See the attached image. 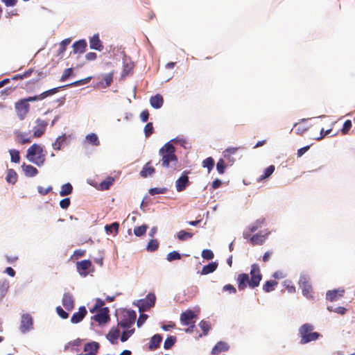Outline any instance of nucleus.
Masks as SVG:
<instances>
[{
	"instance_id": "nucleus-1",
	"label": "nucleus",
	"mask_w": 355,
	"mask_h": 355,
	"mask_svg": "<svg viewBox=\"0 0 355 355\" xmlns=\"http://www.w3.org/2000/svg\"><path fill=\"white\" fill-rule=\"evenodd\" d=\"M59 91V87H55L42 92L40 95L29 96L26 98L21 99L15 103V108L17 117L20 120L25 119L30 110L29 102L35 101H42L48 96H52Z\"/></svg>"
},
{
	"instance_id": "nucleus-2",
	"label": "nucleus",
	"mask_w": 355,
	"mask_h": 355,
	"mask_svg": "<svg viewBox=\"0 0 355 355\" xmlns=\"http://www.w3.org/2000/svg\"><path fill=\"white\" fill-rule=\"evenodd\" d=\"M262 279L259 267L257 264H252L250 270V278L246 273L238 275L237 284L239 291H244L248 286L252 289L257 287Z\"/></svg>"
},
{
	"instance_id": "nucleus-3",
	"label": "nucleus",
	"mask_w": 355,
	"mask_h": 355,
	"mask_svg": "<svg viewBox=\"0 0 355 355\" xmlns=\"http://www.w3.org/2000/svg\"><path fill=\"white\" fill-rule=\"evenodd\" d=\"M159 154L162 157L160 160L164 168H175L178 164V157L175 155V148L171 143L165 144L159 150Z\"/></svg>"
},
{
	"instance_id": "nucleus-4",
	"label": "nucleus",
	"mask_w": 355,
	"mask_h": 355,
	"mask_svg": "<svg viewBox=\"0 0 355 355\" xmlns=\"http://www.w3.org/2000/svg\"><path fill=\"white\" fill-rule=\"evenodd\" d=\"M26 158L29 162L41 166L45 162L46 153L40 145L33 144L27 150Z\"/></svg>"
},
{
	"instance_id": "nucleus-5",
	"label": "nucleus",
	"mask_w": 355,
	"mask_h": 355,
	"mask_svg": "<svg viewBox=\"0 0 355 355\" xmlns=\"http://www.w3.org/2000/svg\"><path fill=\"white\" fill-rule=\"evenodd\" d=\"M313 330L314 327L309 323H305L300 327L298 335L300 337V344L304 345L315 341L321 336L319 333Z\"/></svg>"
},
{
	"instance_id": "nucleus-6",
	"label": "nucleus",
	"mask_w": 355,
	"mask_h": 355,
	"mask_svg": "<svg viewBox=\"0 0 355 355\" xmlns=\"http://www.w3.org/2000/svg\"><path fill=\"white\" fill-rule=\"evenodd\" d=\"M135 311L124 310L121 312V316L118 322V325L124 329H128L133 324L136 320Z\"/></svg>"
},
{
	"instance_id": "nucleus-7",
	"label": "nucleus",
	"mask_w": 355,
	"mask_h": 355,
	"mask_svg": "<svg viewBox=\"0 0 355 355\" xmlns=\"http://www.w3.org/2000/svg\"><path fill=\"white\" fill-rule=\"evenodd\" d=\"M33 73L35 75V78L33 79V83L37 82L40 79L46 76L45 73L42 71L34 70L33 69H29L26 71L23 74H17L12 77L13 80H21L25 78L30 77Z\"/></svg>"
},
{
	"instance_id": "nucleus-8",
	"label": "nucleus",
	"mask_w": 355,
	"mask_h": 355,
	"mask_svg": "<svg viewBox=\"0 0 355 355\" xmlns=\"http://www.w3.org/2000/svg\"><path fill=\"white\" fill-rule=\"evenodd\" d=\"M155 300L156 297L154 294H148L145 299L140 300L138 302V306L139 308V311H146L148 309L154 306Z\"/></svg>"
},
{
	"instance_id": "nucleus-9",
	"label": "nucleus",
	"mask_w": 355,
	"mask_h": 355,
	"mask_svg": "<svg viewBox=\"0 0 355 355\" xmlns=\"http://www.w3.org/2000/svg\"><path fill=\"white\" fill-rule=\"evenodd\" d=\"M92 266V262L89 259L83 260L76 263L77 270L83 277H86L89 273Z\"/></svg>"
},
{
	"instance_id": "nucleus-10",
	"label": "nucleus",
	"mask_w": 355,
	"mask_h": 355,
	"mask_svg": "<svg viewBox=\"0 0 355 355\" xmlns=\"http://www.w3.org/2000/svg\"><path fill=\"white\" fill-rule=\"evenodd\" d=\"M33 318L29 314H24L21 316L20 330L22 333H26L33 328Z\"/></svg>"
},
{
	"instance_id": "nucleus-11",
	"label": "nucleus",
	"mask_w": 355,
	"mask_h": 355,
	"mask_svg": "<svg viewBox=\"0 0 355 355\" xmlns=\"http://www.w3.org/2000/svg\"><path fill=\"white\" fill-rule=\"evenodd\" d=\"M195 318H196V315L194 312L191 309H187L180 314V320L183 325H189L195 323V320H193Z\"/></svg>"
},
{
	"instance_id": "nucleus-12",
	"label": "nucleus",
	"mask_w": 355,
	"mask_h": 355,
	"mask_svg": "<svg viewBox=\"0 0 355 355\" xmlns=\"http://www.w3.org/2000/svg\"><path fill=\"white\" fill-rule=\"evenodd\" d=\"M188 172L184 171L182 175L176 180L175 187L178 192L184 191L189 185V181L188 178Z\"/></svg>"
},
{
	"instance_id": "nucleus-13",
	"label": "nucleus",
	"mask_w": 355,
	"mask_h": 355,
	"mask_svg": "<svg viewBox=\"0 0 355 355\" xmlns=\"http://www.w3.org/2000/svg\"><path fill=\"white\" fill-rule=\"evenodd\" d=\"M35 123L36 125L34 128L33 136L35 137H40L44 133L48 123L41 119H37Z\"/></svg>"
},
{
	"instance_id": "nucleus-14",
	"label": "nucleus",
	"mask_w": 355,
	"mask_h": 355,
	"mask_svg": "<svg viewBox=\"0 0 355 355\" xmlns=\"http://www.w3.org/2000/svg\"><path fill=\"white\" fill-rule=\"evenodd\" d=\"M109 310L107 307L101 308L98 312L94 315L93 319L99 324L106 323L109 320Z\"/></svg>"
},
{
	"instance_id": "nucleus-15",
	"label": "nucleus",
	"mask_w": 355,
	"mask_h": 355,
	"mask_svg": "<svg viewBox=\"0 0 355 355\" xmlns=\"http://www.w3.org/2000/svg\"><path fill=\"white\" fill-rule=\"evenodd\" d=\"M300 287L302 288V293L306 297H311L312 286L309 282L305 278L302 277L300 279Z\"/></svg>"
},
{
	"instance_id": "nucleus-16",
	"label": "nucleus",
	"mask_w": 355,
	"mask_h": 355,
	"mask_svg": "<svg viewBox=\"0 0 355 355\" xmlns=\"http://www.w3.org/2000/svg\"><path fill=\"white\" fill-rule=\"evenodd\" d=\"M344 293V289H334L329 291L326 294V299L329 302L338 301L343 297Z\"/></svg>"
},
{
	"instance_id": "nucleus-17",
	"label": "nucleus",
	"mask_w": 355,
	"mask_h": 355,
	"mask_svg": "<svg viewBox=\"0 0 355 355\" xmlns=\"http://www.w3.org/2000/svg\"><path fill=\"white\" fill-rule=\"evenodd\" d=\"M87 313L85 306H80L78 312L74 313L71 318V322L77 324L81 322Z\"/></svg>"
},
{
	"instance_id": "nucleus-18",
	"label": "nucleus",
	"mask_w": 355,
	"mask_h": 355,
	"mask_svg": "<svg viewBox=\"0 0 355 355\" xmlns=\"http://www.w3.org/2000/svg\"><path fill=\"white\" fill-rule=\"evenodd\" d=\"M230 349V345L225 341L218 342L212 348L211 354L212 355H218L221 352H227Z\"/></svg>"
},
{
	"instance_id": "nucleus-19",
	"label": "nucleus",
	"mask_w": 355,
	"mask_h": 355,
	"mask_svg": "<svg viewBox=\"0 0 355 355\" xmlns=\"http://www.w3.org/2000/svg\"><path fill=\"white\" fill-rule=\"evenodd\" d=\"M62 303L67 311H71L74 307V299L73 295L69 293H64Z\"/></svg>"
},
{
	"instance_id": "nucleus-20",
	"label": "nucleus",
	"mask_w": 355,
	"mask_h": 355,
	"mask_svg": "<svg viewBox=\"0 0 355 355\" xmlns=\"http://www.w3.org/2000/svg\"><path fill=\"white\" fill-rule=\"evenodd\" d=\"M155 173V169L152 165V162L149 161L143 166L139 175L142 178H146L149 176H152Z\"/></svg>"
},
{
	"instance_id": "nucleus-21",
	"label": "nucleus",
	"mask_w": 355,
	"mask_h": 355,
	"mask_svg": "<svg viewBox=\"0 0 355 355\" xmlns=\"http://www.w3.org/2000/svg\"><path fill=\"white\" fill-rule=\"evenodd\" d=\"M89 47L92 49H94L98 51H101L103 49V45L102 42L100 40L98 34L94 35L89 39Z\"/></svg>"
},
{
	"instance_id": "nucleus-22",
	"label": "nucleus",
	"mask_w": 355,
	"mask_h": 355,
	"mask_svg": "<svg viewBox=\"0 0 355 355\" xmlns=\"http://www.w3.org/2000/svg\"><path fill=\"white\" fill-rule=\"evenodd\" d=\"M87 45L86 40L83 39L75 42L72 45L73 53H83L86 50Z\"/></svg>"
},
{
	"instance_id": "nucleus-23",
	"label": "nucleus",
	"mask_w": 355,
	"mask_h": 355,
	"mask_svg": "<svg viewBox=\"0 0 355 355\" xmlns=\"http://www.w3.org/2000/svg\"><path fill=\"white\" fill-rule=\"evenodd\" d=\"M99 347L100 345L98 343L92 341L85 345L84 351L89 354L94 353V355H96Z\"/></svg>"
},
{
	"instance_id": "nucleus-24",
	"label": "nucleus",
	"mask_w": 355,
	"mask_h": 355,
	"mask_svg": "<svg viewBox=\"0 0 355 355\" xmlns=\"http://www.w3.org/2000/svg\"><path fill=\"white\" fill-rule=\"evenodd\" d=\"M267 238V234L261 233L256 234L252 236H250V242L253 245H262Z\"/></svg>"
},
{
	"instance_id": "nucleus-25",
	"label": "nucleus",
	"mask_w": 355,
	"mask_h": 355,
	"mask_svg": "<svg viewBox=\"0 0 355 355\" xmlns=\"http://www.w3.org/2000/svg\"><path fill=\"white\" fill-rule=\"evenodd\" d=\"M21 168L25 175L27 177H35L38 173V170L32 165L24 163Z\"/></svg>"
},
{
	"instance_id": "nucleus-26",
	"label": "nucleus",
	"mask_w": 355,
	"mask_h": 355,
	"mask_svg": "<svg viewBox=\"0 0 355 355\" xmlns=\"http://www.w3.org/2000/svg\"><path fill=\"white\" fill-rule=\"evenodd\" d=\"M162 337L160 334L154 335L149 343L148 348L150 350L157 349L160 346V343H162Z\"/></svg>"
},
{
	"instance_id": "nucleus-27",
	"label": "nucleus",
	"mask_w": 355,
	"mask_h": 355,
	"mask_svg": "<svg viewBox=\"0 0 355 355\" xmlns=\"http://www.w3.org/2000/svg\"><path fill=\"white\" fill-rule=\"evenodd\" d=\"M150 105L155 109L160 108L164 103L162 96L160 94H156L155 96H152L150 99Z\"/></svg>"
},
{
	"instance_id": "nucleus-28",
	"label": "nucleus",
	"mask_w": 355,
	"mask_h": 355,
	"mask_svg": "<svg viewBox=\"0 0 355 355\" xmlns=\"http://www.w3.org/2000/svg\"><path fill=\"white\" fill-rule=\"evenodd\" d=\"M238 149H239V148H237V147H230V148H226L223 152V155L224 158H225L230 162L233 163L235 161V159L233 158L232 156V155H234L236 153Z\"/></svg>"
},
{
	"instance_id": "nucleus-29",
	"label": "nucleus",
	"mask_w": 355,
	"mask_h": 355,
	"mask_svg": "<svg viewBox=\"0 0 355 355\" xmlns=\"http://www.w3.org/2000/svg\"><path fill=\"white\" fill-rule=\"evenodd\" d=\"M120 334V331L118 328L113 327L112 328L107 336V339L110 341L112 344H116L117 343V338H119Z\"/></svg>"
},
{
	"instance_id": "nucleus-30",
	"label": "nucleus",
	"mask_w": 355,
	"mask_h": 355,
	"mask_svg": "<svg viewBox=\"0 0 355 355\" xmlns=\"http://www.w3.org/2000/svg\"><path fill=\"white\" fill-rule=\"evenodd\" d=\"M218 267V263L216 262H211L209 264L204 266L200 271V275H205L209 273L214 272Z\"/></svg>"
},
{
	"instance_id": "nucleus-31",
	"label": "nucleus",
	"mask_w": 355,
	"mask_h": 355,
	"mask_svg": "<svg viewBox=\"0 0 355 355\" xmlns=\"http://www.w3.org/2000/svg\"><path fill=\"white\" fill-rule=\"evenodd\" d=\"M114 178L111 176H107L99 185L100 190H107L114 184Z\"/></svg>"
},
{
	"instance_id": "nucleus-32",
	"label": "nucleus",
	"mask_w": 355,
	"mask_h": 355,
	"mask_svg": "<svg viewBox=\"0 0 355 355\" xmlns=\"http://www.w3.org/2000/svg\"><path fill=\"white\" fill-rule=\"evenodd\" d=\"M275 170V166L270 165L263 171V173L259 176V178L257 179V181L261 182V181L264 180L265 179L269 178L274 173Z\"/></svg>"
},
{
	"instance_id": "nucleus-33",
	"label": "nucleus",
	"mask_w": 355,
	"mask_h": 355,
	"mask_svg": "<svg viewBox=\"0 0 355 355\" xmlns=\"http://www.w3.org/2000/svg\"><path fill=\"white\" fill-rule=\"evenodd\" d=\"M119 224L117 222L112 223L110 225H106L105 230L107 234H117L119 232Z\"/></svg>"
},
{
	"instance_id": "nucleus-34",
	"label": "nucleus",
	"mask_w": 355,
	"mask_h": 355,
	"mask_svg": "<svg viewBox=\"0 0 355 355\" xmlns=\"http://www.w3.org/2000/svg\"><path fill=\"white\" fill-rule=\"evenodd\" d=\"M8 183L14 184L17 180V174L14 169H8L6 178Z\"/></svg>"
},
{
	"instance_id": "nucleus-35",
	"label": "nucleus",
	"mask_w": 355,
	"mask_h": 355,
	"mask_svg": "<svg viewBox=\"0 0 355 355\" xmlns=\"http://www.w3.org/2000/svg\"><path fill=\"white\" fill-rule=\"evenodd\" d=\"M73 191V187L70 183H66L61 187V190L59 192L60 196H65L71 194Z\"/></svg>"
},
{
	"instance_id": "nucleus-36",
	"label": "nucleus",
	"mask_w": 355,
	"mask_h": 355,
	"mask_svg": "<svg viewBox=\"0 0 355 355\" xmlns=\"http://www.w3.org/2000/svg\"><path fill=\"white\" fill-rule=\"evenodd\" d=\"M278 282L275 280L267 281L263 286V290L266 293H269L275 290V288Z\"/></svg>"
},
{
	"instance_id": "nucleus-37",
	"label": "nucleus",
	"mask_w": 355,
	"mask_h": 355,
	"mask_svg": "<svg viewBox=\"0 0 355 355\" xmlns=\"http://www.w3.org/2000/svg\"><path fill=\"white\" fill-rule=\"evenodd\" d=\"M202 166L203 168H207L208 172L210 173V171L214 168V159L211 157L206 158L202 161Z\"/></svg>"
},
{
	"instance_id": "nucleus-38",
	"label": "nucleus",
	"mask_w": 355,
	"mask_h": 355,
	"mask_svg": "<svg viewBox=\"0 0 355 355\" xmlns=\"http://www.w3.org/2000/svg\"><path fill=\"white\" fill-rule=\"evenodd\" d=\"M86 140L90 144L97 146L100 144L98 136L95 133H91L86 136Z\"/></svg>"
},
{
	"instance_id": "nucleus-39",
	"label": "nucleus",
	"mask_w": 355,
	"mask_h": 355,
	"mask_svg": "<svg viewBox=\"0 0 355 355\" xmlns=\"http://www.w3.org/2000/svg\"><path fill=\"white\" fill-rule=\"evenodd\" d=\"M258 229H259V227L257 225H256V224L254 223L251 224L248 227V230H245L243 232V238L246 239L250 238V236H251V234L254 232L255 231H257Z\"/></svg>"
},
{
	"instance_id": "nucleus-40",
	"label": "nucleus",
	"mask_w": 355,
	"mask_h": 355,
	"mask_svg": "<svg viewBox=\"0 0 355 355\" xmlns=\"http://www.w3.org/2000/svg\"><path fill=\"white\" fill-rule=\"evenodd\" d=\"M16 135L21 144H29L31 142V138L27 136V133L17 132Z\"/></svg>"
},
{
	"instance_id": "nucleus-41",
	"label": "nucleus",
	"mask_w": 355,
	"mask_h": 355,
	"mask_svg": "<svg viewBox=\"0 0 355 355\" xmlns=\"http://www.w3.org/2000/svg\"><path fill=\"white\" fill-rule=\"evenodd\" d=\"M199 327L203 332V335L206 336L211 329V324L209 322L201 320L199 323Z\"/></svg>"
},
{
	"instance_id": "nucleus-42",
	"label": "nucleus",
	"mask_w": 355,
	"mask_h": 355,
	"mask_svg": "<svg viewBox=\"0 0 355 355\" xmlns=\"http://www.w3.org/2000/svg\"><path fill=\"white\" fill-rule=\"evenodd\" d=\"M176 342V337L173 336H168L164 341V347L166 349H171Z\"/></svg>"
},
{
	"instance_id": "nucleus-43",
	"label": "nucleus",
	"mask_w": 355,
	"mask_h": 355,
	"mask_svg": "<svg viewBox=\"0 0 355 355\" xmlns=\"http://www.w3.org/2000/svg\"><path fill=\"white\" fill-rule=\"evenodd\" d=\"M147 229L148 226L146 225L136 227L134 229V234L137 236H141L146 234Z\"/></svg>"
},
{
	"instance_id": "nucleus-44",
	"label": "nucleus",
	"mask_w": 355,
	"mask_h": 355,
	"mask_svg": "<svg viewBox=\"0 0 355 355\" xmlns=\"http://www.w3.org/2000/svg\"><path fill=\"white\" fill-rule=\"evenodd\" d=\"M70 38H67L62 40L59 45L58 55H61L64 53L66 50L67 46L71 42Z\"/></svg>"
},
{
	"instance_id": "nucleus-45",
	"label": "nucleus",
	"mask_w": 355,
	"mask_h": 355,
	"mask_svg": "<svg viewBox=\"0 0 355 355\" xmlns=\"http://www.w3.org/2000/svg\"><path fill=\"white\" fill-rule=\"evenodd\" d=\"M91 79H92V77H87L86 78H83V79L75 81L73 83H71L66 85L65 87H76V86L85 85V84L88 83L91 80ZM64 87V86H63L62 87ZM61 87H59V89Z\"/></svg>"
},
{
	"instance_id": "nucleus-46",
	"label": "nucleus",
	"mask_w": 355,
	"mask_h": 355,
	"mask_svg": "<svg viewBox=\"0 0 355 355\" xmlns=\"http://www.w3.org/2000/svg\"><path fill=\"white\" fill-rule=\"evenodd\" d=\"M159 247V242L156 239H151L149 241L146 249L148 251L154 252L157 250Z\"/></svg>"
},
{
	"instance_id": "nucleus-47",
	"label": "nucleus",
	"mask_w": 355,
	"mask_h": 355,
	"mask_svg": "<svg viewBox=\"0 0 355 355\" xmlns=\"http://www.w3.org/2000/svg\"><path fill=\"white\" fill-rule=\"evenodd\" d=\"M327 309L330 312H334L342 315H345L347 311V309L343 306H338L336 308H334L333 306H328Z\"/></svg>"
},
{
	"instance_id": "nucleus-48",
	"label": "nucleus",
	"mask_w": 355,
	"mask_h": 355,
	"mask_svg": "<svg viewBox=\"0 0 355 355\" xmlns=\"http://www.w3.org/2000/svg\"><path fill=\"white\" fill-rule=\"evenodd\" d=\"M227 168V165L225 163V161L223 159H220L217 164H216V169L219 174H223L225 171V169Z\"/></svg>"
},
{
	"instance_id": "nucleus-49",
	"label": "nucleus",
	"mask_w": 355,
	"mask_h": 355,
	"mask_svg": "<svg viewBox=\"0 0 355 355\" xmlns=\"http://www.w3.org/2000/svg\"><path fill=\"white\" fill-rule=\"evenodd\" d=\"M178 238L180 241H185L187 239H191L193 236V234L190 232H185L184 230H180L177 235Z\"/></svg>"
},
{
	"instance_id": "nucleus-50",
	"label": "nucleus",
	"mask_w": 355,
	"mask_h": 355,
	"mask_svg": "<svg viewBox=\"0 0 355 355\" xmlns=\"http://www.w3.org/2000/svg\"><path fill=\"white\" fill-rule=\"evenodd\" d=\"M10 159L12 162L19 163L20 161L19 152L17 150H10Z\"/></svg>"
},
{
	"instance_id": "nucleus-51",
	"label": "nucleus",
	"mask_w": 355,
	"mask_h": 355,
	"mask_svg": "<svg viewBox=\"0 0 355 355\" xmlns=\"http://www.w3.org/2000/svg\"><path fill=\"white\" fill-rule=\"evenodd\" d=\"M64 140V137H58L55 142L52 144L53 148L55 150H60Z\"/></svg>"
},
{
	"instance_id": "nucleus-52",
	"label": "nucleus",
	"mask_w": 355,
	"mask_h": 355,
	"mask_svg": "<svg viewBox=\"0 0 355 355\" xmlns=\"http://www.w3.org/2000/svg\"><path fill=\"white\" fill-rule=\"evenodd\" d=\"M181 259V255L177 251H173L167 254L166 259L168 261H173L174 260H178Z\"/></svg>"
},
{
	"instance_id": "nucleus-53",
	"label": "nucleus",
	"mask_w": 355,
	"mask_h": 355,
	"mask_svg": "<svg viewBox=\"0 0 355 355\" xmlns=\"http://www.w3.org/2000/svg\"><path fill=\"white\" fill-rule=\"evenodd\" d=\"M352 126V121L350 120H346L344 122L343 128L341 129L342 135H347L349 132V130L351 129Z\"/></svg>"
},
{
	"instance_id": "nucleus-54",
	"label": "nucleus",
	"mask_w": 355,
	"mask_h": 355,
	"mask_svg": "<svg viewBox=\"0 0 355 355\" xmlns=\"http://www.w3.org/2000/svg\"><path fill=\"white\" fill-rule=\"evenodd\" d=\"M144 133L146 137H149L154 132L153 123H148L144 127Z\"/></svg>"
},
{
	"instance_id": "nucleus-55",
	"label": "nucleus",
	"mask_w": 355,
	"mask_h": 355,
	"mask_svg": "<svg viewBox=\"0 0 355 355\" xmlns=\"http://www.w3.org/2000/svg\"><path fill=\"white\" fill-rule=\"evenodd\" d=\"M113 72L105 74L103 76V80L105 81V85H103V87H109L113 80Z\"/></svg>"
},
{
	"instance_id": "nucleus-56",
	"label": "nucleus",
	"mask_w": 355,
	"mask_h": 355,
	"mask_svg": "<svg viewBox=\"0 0 355 355\" xmlns=\"http://www.w3.org/2000/svg\"><path fill=\"white\" fill-rule=\"evenodd\" d=\"M202 257L207 260H211L214 258V254L211 250L205 249L202 251Z\"/></svg>"
},
{
	"instance_id": "nucleus-57",
	"label": "nucleus",
	"mask_w": 355,
	"mask_h": 355,
	"mask_svg": "<svg viewBox=\"0 0 355 355\" xmlns=\"http://www.w3.org/2000/svg\"><path fill=\"white\" fill-rule=\"evenodd\" d=\"M134 332L135 329L123 331L121 336V341H126L133 334Z\"/></svg>"
},
{
	"instance_id": "nucleus-58",
	"label": "nucleus",
	"mask_w": 355,
	"mask_h": 355,
	"mask_svg": "<svg viewBox=\"0 0 355 355\" xmlns=\"http://www.w3.org/2000/svg\"><path fill=\"white\" fill-rule=\"evenodd\" d=\"M73 74V69L72 68H68V69H66L61 78H60V81H65L66 80H67V78L71 76Z\"/></svg>"
},
{
	"instance_id": "nucleus-59",
	"label": "nucleus",
	"mask_w": 355,
	"mask_h": 355,
	"mask_svg": "<svg viewBox=\"0 0 355 355\" xmlns=\"http://www.w3.org/2000/svg\"><path fill=\"white\" fill-rule=\"evenodd\" d=\"M166 192V189L165 188H157V187H155V188H152L149 190V193L152 196L153 195H155V194H162V193H164Z\"/></svg>"
},
{
	"instance_id": "nucleus-60",
	"label": "nucleus",
	"mask_w": 355,
	"mask_h": 355,
	"mask_svg": "<svg viewBox=\"0 0 355 355\" xmlns=\"http://www.w3.org/2000/svg\"><path fill=\"white\" fill-rule=\"evenodd\" d=\"M71 204V200L69 198H65L60 201V206L62 209H67Z\"/></svg>"
},
{
	"instance_id": "nucleus-61",
	"label": "nucleus",
	"mask_w": 355,
	"mask_h": 355,
	"mask_svg": "<svg viewBox=\"0 0 355 355\" xmlns=\"http://www.w3.org/2000/svg\"><path fill=\"white\" fill-rule=\"evenodd\" d=\"M56 312L62 319H67L69 317V314L65 311H64L61 306H58L56 308Z\"/></svg>"
},
{
	"instance_id": "nucleus-62",
	"label": "nucleus",
	"mask_w": 355,
	"mask_h": 355,
	"mask_svg": "<svg viewBox=\"0 0 355 355\" xmlns=\"http://www.w3.org/2000/svg\"><path fill=\"white\" fill-rule=\"evenodd\" d=\"M52 190V187L51 186H49V187L47 188H44L43 187H41V186H39L37 187V191L38 192L42 195V196H45L49 192H50Z\"/></svg>"
},
{
	"instance_id": "nucleus-63",
	"label": "nucleus",
	"mask_w": 355,
	"mask_h": 355,
	"mask_svg": "<svg viewBox=\"0 0 355 355\" xmlns=\"http://www.w3.org/2000/svg\"><path fill=\"white\" fill-rule=\"evenodd\" d=\"M8 287V282L6 280L0 281V293L6 292Z\"/></svg>"
},
{
	"instance_id": "nucleus-64",
	"label": "nucleus",
	"mask_w": 355,
	"mask_h": 355,
	"mask_svg": "<svg viewBox=\"0 0 355 355\" xmlns=\"http://www.w3.org/2000/svg\"><path fill=\"white\" fill-rule=\"evenodd\" d=\"M147 318H148V315H146V314L140 315V316L139 317L137 322V327H140L146 322Z\"/></svg>"
}]
</instances>
